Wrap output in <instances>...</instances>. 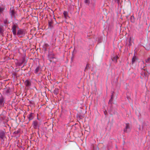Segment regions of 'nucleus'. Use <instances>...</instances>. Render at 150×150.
Returning a JSON list of instances; mask_svg holds the SVG:
<instances>
[{
    "label": "nucleus",
    "mask_w": 150,
    "mask_h": 150,
    "mask_svg": "<svg viewBox=\"0 0 150 150\" xmlns=\"http://www.w3.org/2000/svg\"><path fill=\"white\" fill-rule=\"evenodd\" d=\"M25 33L26 31L25 30L18 28L17 34L19 37L22 38L25 36Z\"/></svg>",
    "instance_id": "nucleus-1"
},
{
    "label": "nucleus",
    "mask_w": 150,
    "mask_h": 150,
    "mask_svg": "<svg viewBox=\"0 0 150 150\" xmlns=\"http://www.w3.org/2000/svg\"><path fill=\"white\" fill-rule=\"evenodd\" d=\"M18 28H18L17 24L16 23H13L11 28V30L12 31L13 34L14 35H16L17 34V29L18 30Z\"/></svg>",
    "instance_id": "nucleus-2"
},
{
    "label": "nucleus",
    "mask_w": 150,
    "mask_h": 150,
    "mask_svg": "<svg viewBox=\"0 0 150 150\" xmlns=\"http://www.w3.org/2000/svg\"><path fill=\"white\" fill-rule=\"evenodd\" d=\"M9 13L11 18H15V12L14 8L13 7H12L10 8Z\"/></svg>",
    "instance_id": "nucleus-3"
},
{
    "label": "nucleus",
    "mask_w": 150,
    "mask_h": 150,
    "mask_svg": "<svg viewBox=\"0 0 150 150\" xmlns=\"http://www.w3.org/2000/svg\"><path fill=\"white\" fill-rule=\"evenodd\" d=\"M141 75L143 77H147L149 73L147 70L145 71V69H144L143 71L141 73Z\"/></svg>",
    "instance_id": "nucleus-4"
},
{
    "label": "nucleus",
    "mask_w": 150,
    "mask_h": 150,
    "mask_svg": "<svg viewBox=\"0 0 150 150\" xmlns=\"http://www.w3.org/2000/svg\"><path fill=\"white\" fill-rule=\"evenodd\" d=\"M5 137V132L3 131L0 132V139L4 141V138Z\"/></svg>",
    "instance_id": "nucleus-5"
},
{
    "label": "nucleus",
    "mask_w": 150,
    "mask_h": 150,
    "mask_svg": "<svg viewBox=\"0 0 150 150\" xmlns=\"http://www.w3.org/2000/svg\"><path fill=\"white\" fill-rule=\"evenodd\" d=\"M126 125L125 128L124 129V131L125 132H129L130 131V129L129 125L128 124H126Z\"/></svg>",
    "instance_id": "nucleus-6"
},
{
    "label": "nucleus",
    "mask_w": 150,
    "mask_h": 150,
    "mask_svg": "<svg viewBox=\"0 0 150 150\" xmlns=\"http://www.w3.org/2000/svg\"><path fill=\"white\" fill-rule=\"evenodd\" d=\"M33 126L34 128H37L39 127L38 122L36 121H33Z\"/></svg>",
    "instance_id": "nucleus-7"
},
{
    "label": "nucleus",
    "mask_w": 150,
    "mask_h": 150,
    "mask_svg": "<svg viewBox=\"0 0 150 150\" xmlns=\"http://www.w3.org/2000/svg\"><path fill=\"white\" fill-rule=\"evenodd\" d=\"M4 98L2 97H0V106H3L4 104Z\"/></svg>",
    "instance_id": "nucleus-8"
},
{
    "label": "nucleus",
    "mask_w": 150,
    "mask_h": 150,
    "mask_svg": "<svg viewBox=\"0 0 150 150\" xmlns=\"http://www.w3.org/2000/svg\"><path fill=\"white\" fill-rule=\"evenodd\" d=\"M29 120H32L34 117L33 114L32 113H30L27 116Z\"/></svg>",
    "instance_id": "nucleus-9"
},
{
    "label": "nucleus",
    "mask_w": 150,
    "mask_h": 150,
    "mask_svg": "<svg viewBox=\"0 0 150 150\" xmlns=\"http://www.w3.org/2000/svg\"><path fill=\"white\" fill-rule=\"evenodd\" d=\"M25 85L27 86H29L31 85L30 82L28 80H27L25 82Z\"/></svg>",
    "instance_id": "nucleus-10"
},
{
    "label": "nucleus",
    "mask_w": 150,
    "mask_h": 150,
    "mask_svg": "<svg viewBox=\"0 0 150 150\" xmlns=\"http://www.w3.org/2000/svg\"><path fill=\"white\" fill-rule=\"evenodd\" d=\"M118 58V57L117 56H116L112 58V61L114 62H117V60Z\"/></svg>",
    "instance_id": "nucleus-11"
},
{
    "label": "nucleus",
    "mask_w": 150,
    "mask_h": 150,
    "mask_svg": "<svg viewBox=\"0 0 150 150\" xmlns=\"http://www.w3.org/2000/svg\"><path fill=\"white\" fill-rule=\"evenodd\" d=\"M63 15L65 18H67L68 17V13L66 11H64L63 13Z\"/></svg>",
    "instance_id": "nucleus-12"
},
{
    "label": "nucleus",
    "mask_w": 150,
    "mask_h": 150,
    "mask_svg": "<svg viewBox=\"0 0 150 150\" xmlns=\"http://www.w3.org/2000/svg\"><path fill=\"white\" fill-rule=\"evenodd\" d=\"M84 3L87 5H88L90 3V0H84Z\"/></svg>",
    "instance_id": "nucleus-13"
},
{
    "label": "nucleus",
    "mask_w": 150,
    "mask_h": 150,
    "mask_svg": "<svg viewBox=\"0 0 150 150\" xmlns=\"http://www.w3.org/2000/svg\"><path fill=\"white\" fill-rule=\"evenodd\" d=\"M39 70L40 67H37L35 70V73H37L39 71Z\"/></svg>",
    "instance_id": "nucleus-14"
},
{
    "label": "nucleus",
    "mask_w": 150,
    "mask_h": 150,
    "mask_svg": "<svg viewBox=\"0 0 150 150\" xmlns=\"http://www.w3.org/2000/svg\"><path fill=\"white\" fill-rule=\"evenodd\" d=\"M137 59V58L135 57H134L132 59V64Z\"/></svg>",
    "instance_id": "nucleus-15"
},
{
    "label": "nucleus",
    "mask_w": 150,
    "mask_h": 150,
    "mask_svg": "<svg viewBox=\"0 0 150 150\" xmlns=\"http://www.w3.org/2000/svg\"><path fill=\"white\" fill-rule=\"evenodd\" d=\"M4 10V9L2 7H0V14L3 13V12Z\"/></svg>",
    "instance_id": "nucleus-16"
},
{
    "label": "nucleus",
    "mask_w": 150,
    "mask_h": 150,
    "mask_svg": "<svg viewBox=\"0 0 150 150\" xmlns=\"http://www.w3.org/2000/svg\"><path fill=\"white\" fill-rule=\"evenodd\" d=\"M146 62L148 63H150V57H148L146 59Z\"/></svg>",
    "instance_id": "nucleus-17"
},
{
    "label": "nucleus",
    "mask_w": 150,
    "mask_h": 150,
    "mask_svg": "<svg viewBox=\"0 0 150 150\" xmlns=\"http://www.w3.org/2000/svg\"><path fill=\"white\" fill-rule=\"evenodd\" d=\"M3 32V29L2 28L0 27V33H2Z\"/></svg>",
    "instance_id": "nucleus-18"
},
{
    "label": "nucleus",
    "mask_w": 150,
    "mask_h": 150,
    "mask_svg": "<svg viewBox=\"0 0 150 150\" xmlns=\"http://www.w3.org/2000/svg\"><path fill=\"white\" fill-rule=\"evenodd\" d=\"M49 45L48 44L46 43L44 45V46L45 47H47L49 46Z\"/></svg>",
    "instance_id": "nucleus-19"
},
{
    "label": "nucleus",
    "mask_w": 150,
    "mask_h": 150,
    "mask_svg": "<svg viewBox=\"0 0 150 150\" xmlns=\"http://www.w3.org/2000/svg\"><path fill=\"white\" fill-rule=\"evenodd\" d=\"M112 98H113V95H112V97H111V99L110 100V101H109V102H111V101H112Z\"/></svg>",
    "instance_id": "nucleus-20"
},
{
    "label": "nucleus",
    "mask_w": 150,
    "mask_h": 150,
    "mask_svg": "<svg viewBox=\"0 0 150 150\" xmlns=\"http://www.w3.org/2000/svg\"><path fill=\"white\" fill-rule=\"evenodd\" d=\"M71 8V10H72V9H73L74 8V6L73 5H71L70 6Z\"/></svg>",
    "instance_id": "nucleus-21"
},
{
    "label": "nucleus",
    "mask_w": 150,
    "mask_h": 150,
    "mask_svg": "<svg viewBox=\"0 0 150 150\" xmlns=\"http://www.w3.org/2000/svg\"><path fill=\"white\" fill-rule=\"evenodd\" d=\"M46 48L47 47H45L44 46L43 47V50L44 51H46V50H47Z\"/></svg>",
    "instance_id": "nucleus-22"
},
{
    "label": "nucleus",
    "mask_w": 150,
    "mask_h": 150,
    "mask_svg": "<svg viewBox=\"0 0 150 150\" xmlns=\"http://www.w3.org/2000/svg\"><path fill=\"white\" fill-rule=\"evenodd\" d=\"M114 1L118 3L119 2V0H113Z\"/></svg>",
    "instance_id": "nucleus-23"
},
{
    "label": "nucleus",
    "mask_w": 150,
    "mask_h": 150,
    "mask_svg": "<svg viewBox=\"0 0 150 150\" xmlns=\"http://www.w3.org/2000/svg\"><path fill=\"white\" fill-rule=\"evenodd\" d=\"M52 23V22H49V25L50 26L51 25Z\"/></svg>",
    "instance_id": "nucleus-24"
},
{
    "label": "nucleus",
    "mask_w": 150,
    "mask_h": 150,
    "mask_svg": "<svg viewBox=\"0 0 150 150\" xmlns=\"http://www.w3.org/2000/svg\"><path fill=\"white\" fill-rule=\"evenodd\" d=\"M88 64H87V65H86V68L88 66Z\"/></svg>",
    "instance_id": "nucleus-25"
}]
</instances>
